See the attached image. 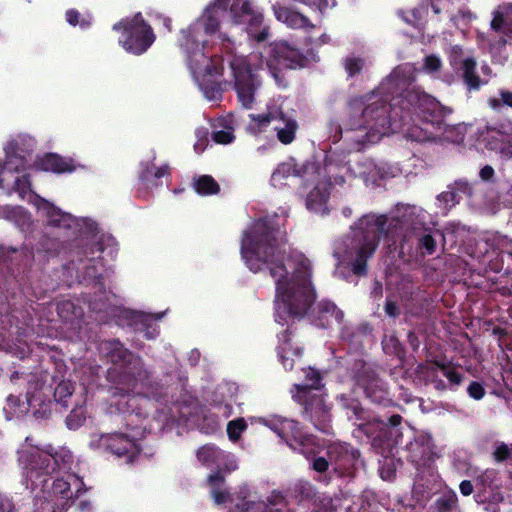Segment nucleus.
Instances as JSON below:
<instances>
[{"label": "nucleus", "mask_w": 512, "mask_h": 512, "mask_svg": "<svg viewBox=\"0 0 512 512\" xmlns=\"http://www.w3.org/2000/svg\"><path fill=\"white\" fill-rule=\"evenodd\" d=\"M452 185V190L460 202L464 197L470 198L473 195V184L467 180L459 179L456 180Z\"/></svg>", "instance_id": "nucleus-47"}, {"label": "nucleus", "mask_w": 512, "mask_h": 512, "mask_svg": "<svg viewBox=\"0 0 512 512\" xmlns=\"http://www.w3.org/2000/svg\"><path fill=\"white\" fill-rule=\"evenodd\" d=\"M246 429L247 423L242 417L229 421L227 424V434L229 439L232 442L238 441Z\"/></svg>", "instance_id": "nucleus-46"}, {"label": "nucleus", "mask_w": 512, "mask_h": 512, "mask_svg": "<svg viewBox=\"0 0 512 512\" xmlns=\"http://www.w3.org/2000/svg\"><path fill=\"white\" fill-rule=\"evenodd\" d=\"M104 244L101 241H89L83 246L79 257V261L84 265L78 270H82V278L87 283H93L99 287L100 290L104 289L102 282Z\"/></svg>", "instance_id": "nucleus-17"}, {"label": "nucleus", "mask_w": 512, "mask_h": 512, "mask_svg": "<svg viewBox=\"0 0 512 512\" xmlns=\"http://www.w3.org/2000/svg\"><path fill=\"white\" fill-rule=\"evenodd\" d=\"M195 191L203 196L219 193L220 186L211 175H201L193 180Z\"/></svg>", "instance_id": "nucleus-38"}, {"label": "nucleus", "mask_w": 512, "mask_h": 512, "mask_svg": "<svg viewBox=\"0 0 512 512\" xmlns=\"http://www.w3.org/2000/svg\"><path fill=\"white\" fill-rule=\"evenodd\" d=\"M66 21L71 26H77L79 25L82 29H87L91 25V20L89 18H81V14L76 9H69L66 11L65 14Z\"/></svg>", "instance_id": "nucleus-48"}, {"label": "nucleus", "mask_w": 512, "mask_h": 512, "mask_svg": "<svg viewBox=\"0 0 512 512\" xmlns=\"http://www.w3.org/2000/svg\"><path fill=\"white\" fill-rule=\"evenodd\" d=\"M264 506H265V504H263L262 502L247 500L246 498H243L240 502H238L236 504V508L243 512H248V511H253V510H257V511L262 510L263 511Z\"/></svg>", "instance_id": "nucleus-58"}, {"label": "nucleus", "mask_w": 512, "mask_h": 512, "mask_svg": "<svg viewBox=\"0 0 512 512\" xmlns=\"http://www.w3.org/2000/svg\"><path fill=\"white\" fill-rule=\"evenodd\" d=\"M305 378L304 383L299 384L300 386L307 387L310 391L313 390H319L323 384H322V375L320 371L317 369H314L312 367H309L308 369L304 370Z\"/></svg>", "instance_id": "nucleus-45"}, {"label": "nucleus", "mask_w": 512, "mask_h": 512, "mask_svg": "<svg viewBox=\"0 0 512 512\" xmlns=\"http://www.w3.org/2000/svg\"><path fill=\"white\" fill-rule=\"evenodd\" d=\"M49 455L53 459L55 465H53V470L56 472L60 469H70L73 463V454L70 450L66 448H60L58 450L48 451Z\"/></svg>", "instance_id": "nucleus-41"}, {"label": "nucleus", "mask_w": 512, "mask_h": 512, "mask_svg": "<svg viewBox=\"0 0 512 512\" xmlns=\"http://www.w3.org/2000/svg\"><path fill=\"white\" fill-rule=\"evenodd\" d=\"M491 28L495 32L507 33V16L504 17L502 13L495 12L491 21Z\"/></svg>", "instance_id": "nucleus-59"}, {"label": "nucleus", "mask_w": 512, "mask_h": 512, "mask_svg": "<svg viewBox=\"0 0 512 512\" xmlns=\"http://www.w3.org/2000/svg\"><path fill=\"white\" fill-rule=\"evenodd\" d=\"M264 424L291 447L292 442L301 448L315 443V437L312 434L304 432L303 427L296 420L273 416L265 420Z\"/></svg>", "instance_id": "nucleus-18"}, {"label": "nucleus", "mask_w": 512, "mask_h": 512, "mask_svg": "<svg viewBox=\"0 0 512 512\" xmlns=\"http://www.w3.org/2000/svg\"><path fill=\"white\" fill-rule=\"evenodd\" d=\"M437 512H457L458 497L453 490L443 492L434 502Z\"/></svg>", "instance_id": "nucleus-39"}, {"label": "nucleus", "mask_w": 512, "mask_h": 512, "mask_svg": "<svg viewBox=\"0 0 512 512\" xmlns=\"http://www.w3.org/2000/svg\"><path fill=\"white\" fill-rule=\"evenodd\" d=\"M474 499L478 504L484 505L488 512H499V505L504 501L502 480L500 473L495 469H486L475 480Z\"/></svg>", "instance_id": "nucleus-14"}, {"label": "nucleus", "mask_w": 512, "mask_h": 512, "mask_svg": "<svg viewBox=\"0 0 512 512\" xmlns=\"http://www.w3.org/2000/svg\"><path fill=\"white\" fill-rule=\"evenodd\" d=\"M437 241L433 232L425 228L406 230L399 244L400 254L409 257H425L436 252Z\"/></svg>", "instance_id": "nucleus-16"}, {"label": "nucleus", "mask_w": 512, "mask_h": 512, "mask_svg": "<svg viewBox=\"0 0 512 512\" xmlns=\"http://www.w3.org/2000/svg\"><path fill=\"white\" fill-rule=\"evenodd\" d=\"M37 167L45 172L57 174L71 173L75 170L72 159H67L55 153H47L37 161Z\"/></svg>", "instance_id": "nucleus-30"}, {"label": "nucleus", "mask_w": 512, "mask_h": 512, "mask_svg": "<svg viewBox=\"0 0 512 512\" xmlns=\"http://www.w3.org/2000/svg\"><path fill=\"white\" fill-rule=\"evenodd\" d=\"M135 388H115L112 395L119 397L115 402L116 411L123 415L126 429H145L144 420L148 417L147 398L141 392L133 393Z\"/></svg>", "instance_id": "nucleus-10"}, {"label": "nucleus", "mask_w": 512, "mask_h": 512, "mask_svg": "<svg viewBox=\"0 0 512 512\" xmlns=\"http://www.w3.org/2000/svg\"><path fill=\"white\" fill-rule=\"evenodd\" d=\"M195 136L197 141L194 144V151L197 154H202L209 143V131L205 127L197 128L195 131Z\"/></svg>", "instance_id": "nucleus-49"}, {"label": "nucleus", "mask_w": 512, "mask_h": 512, "mask_svg": "<svg viewBox=\"0 0 512 512\" xmlns=\"http://www.w3.org/2000/svg\"><path fill=\"white\" fill-rule=\"evenodd\" d=\"M438 200L440 202H443L445 204L446 207L448 208H452L454 207L456 204L459 203V201L457 200L455 194H454V191L452 190V185H448L447 186V190L442 192L441 194L438 195Z\"/></svg>", "instance_id": "nucleus-57"}, {"label": "nucleus", "mask_w": 512, "mask_h": 512, "mask_svg": "<svg viewBox=\"0 0 512 512\" xmlns=\"http://www.w3.org/2000/svg\"><path fill=\"white\" fill-rule=\"evenodd\" d=\"M141 170L139 172V180L147 185L160 186L162 185L161 178L170 175V167L168 164H164L160 167H156L154 163L142 162L140 164Z\"/></svg>", "instance_id": "nucleus-33"}, {"label": "nucleus", "mask_w": 512, "mask_h": 512, "mask_svg": "<svg viewBox=\"0 0 512 512\" xmlns=\"http://www.w3.org/2000/svg\"><path fill=\"white\" fill-rule=\"evenodd\" d=\"M476 68V60L473 57H466L462 66H459V69L456 71L460 73V77L468 91H478L487 83L477 74Z\"/></svg>", "instance_id": "nucleus-32"}, {"label": "nucleus", "mask_w": 512, "mask_h": 512, "mask_svg": "<svg viewBox=\"0 0 512 512\" xmlns=\"http://www.w3.org/2000/svg\"><path fill=\"white\" fill-rule=\"evenodd\" d=\"M469 397L474 400H481L485 396L484 385L478 381H472L467 387Z\"/></svg>", "instance_id": "nucleus-56"}, {"label": "nucleus", "mask_w": 512, "mask_h": 512, "mask_svg": "<svg viewBox=\"0 0 512 512\" xmlns=\"http://www.w3.org/2000/svg\"><path fill=\"white\" fill-rule=\"evenodd\" d=\"M212 139L218 144H229L235 139L231 131L219 130L212 133Z\"/></svg>", "instance_id": "nucleus-62"}, {"label": "nucleus", "mask_w": 512, "mask_h": 512, "mask_svg": "<svg viewBox=\"0 0 512 512\" xmlns=\"http://www.w3.org/2000/svg\"><path fill=\"white\" fill-rule=\"evenodd\" d=\"M404 229V222L399 217L386 215L366 214L362 216L354 230L351 246L348 250L350 257V270L358 276L364 277L368 273L367 262L376 252L382 237L396 242Z\"/></svg>", "instance_id": "nucleus-3"}, {"label": "nucleus", "mask_w": 512, "mask_h": 512, "mask_svg": "<svg viewBox=\"0 0 512 512\" xmlns=\"http://www.w3.org/2000/svg\"><path fill=\"white\" fill-rule=\"evenodd\" d=\"M432 365H418V371L420 373H429L431 376L437 377V371L441 370L443 375L448 379L450 383V389L459 386L463 379L464 375L457 371L450 363H446L444 361L434 360L431 362Z\"/></svg>", "instance_id": "nucleus-29"}, {"label": "nucleus", "mask_w": 512, "mask_h": 512, "mask_svg": "<svg viewBox=\"0 0 512 512\" xmlns=\"http://www.w3.org/2000/svg\"><path fill=\"white\" fill-rule=\"evenodd\" d=\"M407 460L413 464L418 474L427 470H433V464L437 458L434 445L430 438L420 436L406 445Z\"/></svg>", "instance_id": "nucleus-20"}, {"label": "nucleus", "mask_w": 512, "mask_h": 512, "mask_svg": "<svg viewBox=\"0 0 512 512\" xmlns=\"http://www.w3.org/2000/svg\"><path fill=\"white\" fill-rule=\"evenodd\" d=\"M273 11L276 19L292 29H305L311 31L315 25L310 19L292 7L281 4L273 5Z\"/></svg>", "instance_id": "nucleus-28"}, {"label": "nucleus", "mask_w": 512, "mask_h": 512, "mask_svg": "<svg viewBox=\"0 0 512 512\" xmlns=\"http://www.w3.org/2000/svg\"><path fill=\"white\" fill-rule=\"evenodd\" d=\"M223 16L217 9L207 8L196 22L180 31L178 45L186 55L187 65L194 77L223 73L224 59L206 54L208 43L206 36L218 32Z\"/></svg>", "instance_id": "nucleus-2"}, {"label": "nucleus", "mask_w": 512, "mask_h": 512, "mask_svg": "<svg viewBox=\"0 0 512 512\" xmlns=\"http://www.w3.org/2000/svg\"><path fill=\"white\" fill-rule=\"evenodd\" d=\"M40 208L45 212L48 224L51 226L70 228L74 221L71 214L62 212L58 207L45 199H42V205Z\"/></svg>", "instance_id": "nucleus-34"}, {"label": "nucleus", "mask_w": 512, "mask_h": 512, "mask_svg": "<svg viewBox=\"0 0 512 512\" xmlns=\"http://www.w3.org/2000/svg\"><path fill=\"white\" fill-rule=\"evenodd\" d=\"M127 432H113L102 435L100 445L117 457H125L128 463L133 462L141 453L140 441L145 429H126Z\"/></svg>", "instance_id": "nucleus-13"}, {"label": "nucleus", "mask_w": 512, "mask_h": 512, "mask_svg": "<svg viewBox=\"0 0 512 512\" xmlns=\"http://www.w3.org/2000/svg\"><path fill=\"white\" fill-rule=\"evenodd\" d=\"M13 188L21 198H24L31 188L30 176L28 174H25L20 177H17L14 181Z\"/></svg>", "instance_id": "nucleus-53"}, {"label": "nucleus", "mask_w": 512, "mask_h": 512, "mask_svg": "<svg viewBox=\"0 0 512 512\" xmlns=\"http://www.w3.org/2000/svg\"><path fill=\"white\" fill-rule=\"evenodd\" d=\"M317 180L318 178L314 181V183H308V187L312 184H314V187L307 194L305 205L309 211L324 214L327 212V202L330 193L326 185L316 183Z\"/></svg>", "instance_id": "nucleus-31"}, {"label": "nucleus", "mask_w": 512, "mask_h": 512, "mask_svg": "<svg viewBox=\"0 0 512 512\" xmlns=\"http://www.w3.org/2000/svg\"><path fill=\"white\" fill-rule=\"evenodd\" d=\"M267 67L279 88L288 87L285 70L301 69L307 66V57L287 41L271 43L267 51Z\"/></svg>", "instance_id": "nucleus-6"}, {"label": "nucleus", "mask_w": 512, "mask_h": 512, "mask_svg": "<svg viewBox=\"0 0 512 512\" xmlns=\"http://www.w3.org/2000/svg\"><path fill=\"white\" fill-rule=\"evenodd\" d=\"M0 218L11 221L21 228L31 223L29 212L21 206H0Z\"/></svg>", "instance_id": "nucleus-36"}, {"label": "nucleus", "mask_w": 512, "mask_h": 512, "mask_svg": "<svg viewBox=\"0 0 512 512\" xmlns=\"http://www.w3.org/2000/svg\"><path fill=\"white\" fill-rule=\"evenodd\" d=\"M441 67H442V61H441V59L437 55L430 54V55L425 57L424 64H423V69L427 73L432 74V73L439 72Z\"/></svg>", "instance_id": "nucleus-54"}, {"label": "nucleus", "mask_w": 512, "mask_h": 512, "mask_svg": "<svg viewBox=\"0 0 512 512\" xmlns=\"http://www.w3.org/2000/svg\"><path fill=\"white\" fill-rule=\"evenodd\" d=\"M99 352L108 363L112 364L106 372L108 382L131 386L135 379L147 377V369L142 358L126 348L119 339L101 341Z\"/></svg>", "instance_id": "nucleus-4"}, {"label": "nucleus", "mask_w": 512, "mask_h": 512, "mask_svg": "<svg viewBox=\"0 0 512 512\" xmlns=\"http://www.w3.org/2000/svg\"><path fill=\"white\" fill-rule=\"evenodd\" d=\"M281 230L268 218L255 221L245 232L241 254L249 269L258 272L266 267L276 284L275 321L288 323L290 318L307 317L312 325L322 329L343 322L344 313L330 300L316 302V291L311 283L310 262H300L294 279L288 281V271L279 247Z\"/></svg>", "instance_id": "nucleus-1"}, {"label": "nucleus", "mask_w": 512, "mask_h": 512, "mask_svg": "<svg viewBox=\"0 0 512 512\" xmlns=\"http://www.w3.org/2000/svg\"><path fill=\"white\" fill-rule=\"evenodd\" d=\"M51 414H52V410L50 407V402L46 403L44 401H41L38 404V408L33 410V416L39 420L48 419V418H50Z\"/></svg>", "instance_id": "nucleus-61"}, {"label": "nucleus", "mask_w": 512, "mask_h": 512, "mask_svg": "<svg viewBox=\"0 0 512 512\" xmlns=\"http://www.w3.org/2000/svg\"><path fill=\"white\" fill-rule=\"evenodd\" d=\"M249 117L251 119L249 126L254 133H261L273 124V130L276 132L277 140L280 143L289 145L296 138L299 128L298 122L280 109L262 114H250Z\"/></svg>", "instance_id": "nucleus-11"}, {"label": "nucleus", "mask_w": 512, "mask_h": 512, "mask_svg": "<svg viewBox=\"0 0 512 512\" xmlns=\"http://www.w3.org/2000/svg\"><path fill=\"white\" fill-rule=\"evenodd\" d=\"M402 110L416 114L423 122L440 129L451 110L419 87L406 88L398 98Z\"/></svg>", "instance_id": "nucleus-5"}, {"label": "nucleus", "mask_w": 512, "mask_h": 512, "mask_svg": "<svg viewBox=\"0 0 512 512\" xmlns=\"http://www.w3.org/2000/svg\"><path fill=\"white\" fill-rule=\"evenodd\" d=\"M79 308L71 300H62L57 303V314L64 321H72L77 316Z\"/></svg>", "instance_id": "nucleus-44"}, {"label": "nucleus", "mask_w": 512, "mask_h": 512, "mask_svg": "<svg viewBox=\"0 0 512 512\" xmlns=\"http://www.w3.org/2000/svg\"><path fill=\"white\" fill-rule=\"evenodd\" d=\"M364 100L362 97H354L349 100L346 107V119L342 124L330 123V131H334L333 142L336 143L342 138L343 132L369 131V120L363 113Z\"/></svg>", "instance_id": "nucleus-19"}, {"label": "nucleus", "mask_w": 512, "mask_h": 512, "mask_svg": "<svg viewBox=\"0 0 512 512\" xmlns=\"http://www.w3.org/2000/svg\"><path fill=\"white\" fill-rule=\"evenodd\" d=\"M293 400L302 407V417L323 433H330L331 413L330 407L325 403L324 397L310 391L307 387L294 385Z\"/></svg>", "instance_id": "nucleus-9"}, {"label": "nucleus", "mask_w": 512, "mask_h": 512, "mask_svg": "<svg viewBox=\"0 0 512 512\" xmlns=\"http://www.w3.org/2000/svg\"><path fill=\"white\" fill-rule=\"evenodd\" d=\"M196 456L207 467L216 466V468H221L224 451L214 444H206L197 450Z\"/></svg>", "instance_id": "nucleus-35"}, {"label": "nucleus", "mask_w": 512, "mask_h": 512, "mask_svg": "<svg viewBox=\"0 0 512 512\" xmlns=\"http://www.w3.org/2000/svg\"><path fill=\"white\" fill-rule=\"evenodd\" d=\"M402 416L399 414H393L386 419L381 420L380 422L386 426L387 428L391 429V433H396L398 435V426L402 422Z\"/></svg>", "instance_id": "nucleus-64"}, {"label": "nucleus", "mask_w": 512, "mask_h": 512, "mask_svg": "<svg viewBox=\"0 0 512 512\" xmlns=\"http://www.w3.org/2000/svg\"><path fill=\"white\" fill-rule=\"evenodd\" d=\"M327 456L335 470L345 474L355 466L360 453L348 443L334 442L328 445Z\"/></svg>", "instance_id": "nucleus-24"}, {"label": "nucleus", "mask_w": 512, "mask_h": 512, "mask_svg": "<svg viewBox=\"0 0 512 512\" xmlns=\"http://www.w3.org/2000/svg\"><path fill=\"white\" fill-rule=\"evenodd\" d=\"M484 142L488 150L512 159V121L505 120L495 126H488Z\"/></svg>", "instance_id": "nucleus-21"}, {"label": "nucleus", "mask_w": 512, "mask_h": 512, "mask_svg": "<svg viewBox=\"0 0 512 512\" xmlns=\"http://www.w3.org/2000/svg\"><path fill=\"white\" fill-rule=\"evenodd\" d=\"M344 66L348 76L354 77L361 73L364 67V60L357 57L346 58Z\"/></svg>", "instance_id": "nucleus-52"}, {"label": "nucleus", "mask_w": 512, "mask_h": 512, "mask_svg": "<svg viewBox=\"0 0 512 512\" xmlns=\"http://www.w3.org/2000/svg\"><path fill=\"white\" fill-rule=\"evenodd\" d=\"M86 421V411L83 406L74 407L66 417V425L70 430H77Z\"/></svg>", "instance_id": "nucleus-42"}, {"label": "nucleus", "mask_w": 512, "mask_h": 512, "mask_svg": "<svg viewBox=\"0 0 512 512\" xmlns=\"http://www.w3.org/2000/svg\"><path fill=\"white\" fill-rule=\"evenodd\" d=\"M74 477L75 476L73 475H68L67 478H56L51 483H49V478H44L41 481V485L39 486V488L42 491L44 497L46 498H53L58 496L64 498L65 503L63 504V507L68 508L75 501L70 491L71 483L69 481V478Z\"/></svg>", "instance_id": "nucleus-27"}, {"label": "nucleus", "mask_w": 512, "mask_h": 512, "mask_svg": "<svg viewBox=\"0 0 512 512\" xmlns=\"http://www.w3.org/2000/svg\"><path fill=\"white\" fill-rule=\"evenodd\" d=\"M205 96L209 100H218L222 97V88L220 83L211 82L203 85Z\"/></svg>", "instance_id": "nucleus-55"}, {"label": "nucleus", "mask_w": 512, "mask_h": 512, "mask_svg": "<svg viewBox=\"0 0 512 512\" xmlns=\"http://www.w3.org/2000/svg\"><path fill=\"white\" fill-rule=\"evenodd\" d=\"M150 317V314L134 310H124L119 315V318L124 321L127 326L131 327L135 332L140 333H143L147 325H150Z\"/></svg>", "instance_id": "nucleus-37"}, {"label": "nucleus", "mask_w": 512, "mask_h": 512, "mask_svg": "<svg viewBox=\"0 0 512 512\" xmlns=\"http://www.w3.org/2000/svg\"><path fill=\"white\" fill-rule=\"evenodd\" d=\"M75 386L71 381L60 382L54 390V400L57 404L63 408L69 406V400L71 399Z\"/></svg>", "instance_id": "nucleus-40"}, {"label": "nucleus", "mask_w": 512, "mask_h": 512, "mask_svg": "<svg viewBox=\"0 0 512 512\" xmlns=\"http://www.w3.org/2000/svg\"><path fill=\"white\" fill-rule=\"evenodd\" d=\"M295 333L291 326L278 334L279 345L277 347V354L280 362L286 370H292L294 367V359L290 357L301 356L303 348L297 343L293 342Z\"/></svg>", "instance_id": "nucleus-26"}, {"label": "nucleus", "mask_w": 512, "mask_h": 512, "mask_svg": "<svg viewBox=\"0 0 512 512\" xmlns=\"http://www.w3.org/2000/svg\"><path fill=\"white\" fill-rule=\"evenodd\" d=\"M141 387V394L147 398V405L154 401L160 406H166L170 402L169 387L161 384L153 379L150 371L147 370V377L145 379H135L133 385L129 388Z\"/></svg>", "instance_id": "nucleus-25"}, {"label": "nucleus", "mask_w": 512, "mask_h": 512, "mask_svg": "<svg viewBox=\"0 0 512 512\" xmlns=\"http://www.w3.org/2000/svg\"><path fill=\"white\" fill-rule=\"evenodd\" d=\"M112 29L119 32V44L129 53L141 55L154 43L156 37L151 26L140 12L131 18H123Z\"/></svg>", "instance_id": "nucleus-7"}, {"label": "nucleus", "mask_w": 512, "mask_h": 512, "mask_svg": "<svg viewBox=\"0 0 512 512\" xmlns=\"http://www.w3.org/2000/svg\"><path fill=\"white\" fill-rule=\"evenodd\" d=\"M507 255L508 258H512V251H501L495 260H490L489 267L494 272H504L508 274L511 272L509 266L504 267V255Z\"/></svg>", "instance_id": "nucleus-51"}, {"label": "nucleus", "mask_w": 512, "mask_h": 512, "mask_svg": "<svg viewBox=\"0 0 512 512\" xmlns=\"http://www.w3.org/2000/svg\"><path fill=\"white\" fill-rule=\"evenodd\" d=\"M233 76V86L241 105L250 109L255 102V93L261 86L258 75L252 70L245 56L230 55L227 59Z\"/></svg>", "instance_id": "nucleus-8"}, {"label": "nucleus", "mask_w": 512, "mask_h": 512, "mask_svg": "<svg viewBox=\"0 0 512 512\" xmlns=\"http://www.w3.org/2000/svg\"><path fill=\"white\" fill-rule=\"evenodd\" d=\"M290 175L302 179L303 189L308 188V183H314L319 177V167L315 162L306 161L302 164L281 163L272 174V179L286 178Z\"/></svg>", "instance_id": "nucleus-23"}, {"label": "nucleus", "mask_w": 512, "mask_h": 512, "mask_svg": "<svg viewBox=\"0 0 512 512\" xmlns=\"http://www.w3.org/2000/svg\"><path fill=\"white\" fill-rule=\"evenodd\" d=\"M498 95L499 97L489 98V106L495 111H500L502 107L512 109V91L500 89Z\"/></svg>", "instance_id": "nucleus-43"}, {"label": "nucleus", "mask_w": 512, "mask_h": 512, "mask_svg": "<svg viewBox=\"0 0 512 512\" xmlns=\"http://www.w3.org/2000/svg\"><path fill=\"white\" fill-rule=\"evenodd\" d=\"M463 55L464 51L460 45H454L450 48L448 60L450 66L455 72L459 69V66H462V63L464 62L465 58H463Z\"/></svg>", "instance_id": "nucleus-50"}, {"label": "nucleus", "mask_w": 512, "mask_h": 512, "mask_svg": "<svg viewBox=\"0 0 512 512\" xmlns=\"http://www.w3.org/2000/svg\"><path fill=\"white\" fill-rule=\"evenodd\" d=\"M53 459L49 452H33L27 457L25 466L27 486L36 490L41 485V481L55 471L53 470Z\"/></svg>", "instance_id": "nucleus-22"}, {"label": "nucleus", "mask_w": 512, "mask_h": 512, "mask_svg": "<svg viewBox=\"0 0 512 512\" xmlns=\"http://www.w3.org/2000/svg\"><path fill=\"white\" fill-rule=\"evenodd\" d=\"M391 107L392 104L384 98H377L367 105L364 104L363 113L369 120V131L357 138L350 137V140L358 145H364L373 142L374 136L380 137L385 135L395 121L391 115Z\"/></svg>", "instance_id": "nucleus-12"}, {"label": "nucleus", "mask_w": 512, "mask_h": 512, "mask_svg": "<svg viewBox=\"0 0 512 512\" xmlns=\"http://www.w3.org/2000/svg\"><path fill=\"white\" fill-rule=\"evenodd\" d=\"M511 456V450L505 443H499L493 452V458L496 462H504Z\"/></svg>", "instance_id": "nucleus-60"}, {"label": "nucleus", "mask_w": 512, "mask_h": 512, "mask_svg": "<svg viewBox=\"0 0 512 512\" xmlns=\"http://www.w3.org/2000/svg\"><path fill=\"white\" fill-rule=\"evenodd\" d=\"M354 378L356 384L363 389L366 398L373 404L382 407L394 405L388 387L371 366L363 363Z\"/></svg>", "instance_id": "nucleus-15"}, {"label": "nucleus", "mask_w": 512, "mask_h": 512, "mask_svg": "<svg viewBox=\"0 0 512 512\" xmlns=\"http://www.w3.org/2000/svg\"><path fill=\"white\" fill-rule=\"evenodd\" d=\"M330 463L329 458L327 459L322 456L313 457L311 467L314 471L322 474L328 470Z\"/></svg>", "instance_id": "nucleus-63"}]
</instances>
